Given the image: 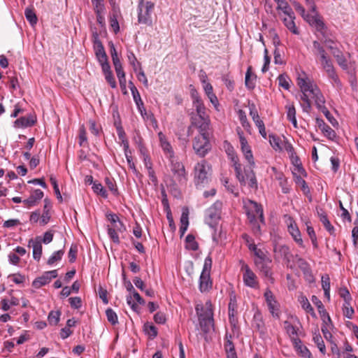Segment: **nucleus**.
<instances>
[{
    "mask_svg": "<svg viewBox=\"0 0 358 358\" xmlns=\"http://www.w3.org/2000/svg\"><path fill=\"white\" fill-rule=\"evenodd\" d=\"M208 306L205 310L202 306H196V311L199 317V325L204 334L210 332L214 327L213 313L211 308L210 302H207Z\"/></svg>",
    "mask_w": 358,
    "mask_h": 358,
    "instance_id": "obj_1",
    "label": "nucleus"
},
{
    "mask_svg": "<svg viewBox=\"0 0 358 358\" xmlns=\"http://www.w3.org/2000/svg\"><path fill=\"white\" fill-rule=\"evenodd\" d=\"M212 169L206 160L197 163L194 167V179L196 185L204 186L210 180Z\"/></svg>",
    "mask_w": 358,
    "mask_h": 358,
    "instance_id": "obj_2",
    "label": "nucleus"
},
{
    "mask_svg": "<svg viewBox=\"0 0 358 358\" xmlns=\"http://www.w3.org/2000/svg\"><path fill=\"white\" fill-rule=\"evenodd\" d=\"M155 3L150 1H144L139 0L138 4V22L148 26L152 25L151 14L153 11Z\"/></svg>",
    "mask_w": 358,
    "mask_h": 358,
    "instance_id": "obj_3",
    "label": "nucleus"
},
{
    "mask_svg": "<svg viewBox=\"0 0 358 358\" xmlns=\"http://www.w3.org/2000/svg\"><path fill=\"white\" fill-rule=\"evenodd\" d=\"M193 149L200 157H203L210 150L211 145L208 136L198 135L193 140Z\"/></svg>",
    "mask_w": 358,
    "mask_h": 358,
    "instance_id": "obj_4",
    "label": "nucleus"
},
{
    "mask_svg": "<svg viewBox=\"0 0 358 358\" xmlns=\"http://www.w3.org/2000/svg\"><path fill=\"white\" fill-rule=\"evenodd\" d=\"M244 207L250 222H254L258 216L260 222L264 224L263 209L261 205H259L256 201L249 200L245 203Z\"/></svg>",
    "mask_w": 358,
    "mask_h": 358,
    "instance_id": "obj_5",
    "label": "nucleus"
},
{
    "mask_svg": "<svg viewBox=\"0 0 358 358\" xmlns=\"http://www.w3.org/2000/svg\"><path fill=\"white\" fill-rule=\"evenodd\" d=\"M222 203L220 201L215 202L206 210V222L211 227H215L220 219Z\"/></svg>",
    "mask_w": 358,
    "mask_h": 358,
    "instance_id": "obj_6",
    "label": "nucleus"
},
{
    "mask_svg": "<svg viewBox=\"0 0 358 358\" xmlns=\"http://www.w3.org/2000/svg\"><path fill=\"white\" fill-rule=\"evenodd\" d=\"M303 18L310 26L315 27L316 31L319 32L322 36H327V30L328 29L321 17L317 15H310L307 14Z\"/></svg>",
    "mask_w": 358,
    "mask_h": 358,
    "instance_id": "obj_7",
    "label": "nucleus"
},
{
    "mask_svg": "<svg viewBox=\"0 0 358 358\" xmlns=\"http://www.w3.org/2000/svg\"><path fill=\"white\" fill-rule=\"evenodd\" d=\"M264 295L270 313H271L273 317L279 318V304L275 300V296L273 295V292L270 289H267Z\"/></svg>",
    "mask_w": 358,
    "mask_h": 358,
    "instance_id": "obj_8",
    "label": "nucleus"
},
{
    "mask_svg": "<svg viewBox=\"0 0 358 358\" xmlns=\"http://www.w3.org/2000/svg\"><path fill=\"white\" fill-rule=\"evenodd\" d=\"M171 169L176 180L181 183L187 181L186 171L184 165L178 161L171 159Z\"/></svg>",
    "mask_w": 358,
    "mask_h": 358,
    "instance_id": "obj_9",
    "label": "nucleus"
},
{
    "mask_svg": "<svg viewBox=\"0 0 358 358\" xmlns=\"http://www.w3.org/2000/svg\"><path fill=\"white\" fill-rule=\"evenodd\" d=\"M58 275L57 270L45 272L41 276L36 278L32 282V286L36 289L48 284L52 279Z\"/></svg>",
    "mask_w": 358,
    "mask_h": 358,
    "instance_id": "obj_10",
    "label": "nucleus"
},
{
    "mask_svg": "<svg viewBox=\"0 0 358 358\" xmlns=\"http://www.w3.org/2000/svg\"><path fill=\"white\" fill-rule=\"evenodd\" d=\"M271 260L269 258L257 259L255 264L260 270L261 273L266 278H268L273 282L272 272L271 271Z\"/></svg>",
    "mask_w": 358,
    "mask_h": 358,
    "instance_id": "obj_11",
    "label": "nucleus"
},
{
    "mask_svg": "<svg viewBox=\"0 0 358 358\" xmlns=\"http://www.w3.org/2000/svg\"><path fill=\"white\" fill-rule=\"evenodd\" d=\"M242 270L245 271L243 278L245 285L252 288L257 287L258 281L255 273L249 268L247 264H243L242 266Z\"/></svg>",
    "mask_w": 358,
    "mask_h": 358,
    "instance_id": "obj_12",
    "label": "nucleus"
},
{
    "mask_svg": "<svg viewBox=\"0 0 358 358\" xmlns=\"http://www.w3.org/2000/svg\"><path fill=\"white\" fill-rule=\"evenodd\" d=\"M275 259H283L287 262L290 261L291 253L288 246L285 245L275 244L273 248Z\"/></svg>",
    "mask_w": 358,
    "mask_h": 358,
    "instance_id": "obj_13",
    "label": "nucleus"
},
{
    "mask_svg": "<svg viewBox=\"0 0 358 358\" xmlns=\"http://www.w3.org/2000/svg\"><path fill=\"white\" fill-rule=\"evenodd\" d=\"M93 36L94 38V50L95 55L99 61V62H103V60L108 59L107 55L104 50V47L101 43V41L98 38L97 33L93 34Z\"/></svg>",
    "mask_w": 358,
    "mask_h": 358,
    "instance_id": "obj_14",
    "label": "nucleus"
},
{
    "mask_svg": "<svg viewBox=\"0 0 358 358\" xmlns=\"http://www.w3.org/2000/svg\"><path fill=\"white\" fill-rule=\"evenodd\" d=\"M106 217L108 220L110 222V225H108V227L116 229L119 233H123L126 231L125 225L120 220L117 215L115 213H108L106 215Z\"/></svg>",
    "mask_w": 358,
    "mask_h": 358,
    "instance_id": "obj_15",
    "label": "nucleus"
},
{
    "mask_svg": "<svg viewBox=\"0 0 358 358\" xmlns=\"http://www.w3.org/2000/svg\"><path fill=\"white\" fill-rule=\"evenodd\" d=\"M192 125L197 127L199 131V135L208 136L207 131L208 129L210 120H199L197 117H191Z\"/></svg>",
    "mask_w": 358,
    "mask_h": 358,
    "instance_id": "obj_16",
    "label": "nucleus"
},
{
    "mask_svg": "<svg viewBox=\"0 0 358 358\" xmlns=\"http://www.w3.org/2000/svg\"><path fill=\"white\" fill-rule=\"evenodd\" d=\"M316 122L320 129L329 139L334 140V138H336V134L335 131L327 124L322 119L316 118Z\"/></svg>",
    "mask_w": 358,
    "mask_h": 358,
    "instance_id": "obj_17",
    "label": "nucleus"
},
{
    "mask_svg": "<svg viewBox=\"0 0 358 358\" xmlns=\"http://www.w3.org/2000/svg\"><path fill=\"white\" fill-rule=\"evenodd\" d=\"M31 243H32L33 248V257L35 260L39 261L42 255V244L41 237L37 236L34 241L33 239H30L29 241V247L31 246Z\"/></svg>",
    "mask_w": 358,
    "mask_h": 358,
    "instance_id": "obj_18",
    "label": "nucleus"
},
{
    "mask_svg": "<svg viewBox=\"0 0 358 358\" xmlns=\"http://www.w3.org/2000/svg\"><path fill=\"white\" fill-rule=\"evenodd\" d=\"M43 197V192L41 189H36L34 192L29 196V197L23 201L24 205L27 207L30 208L31 206H34L36 205L38 201H40Z\"/></svg>",
    "mask_w": 358,
    "mask_h": 358,
    "instance_id": "obj_19",
    "label": "nucleus"
},
{
    "mask_svg": "<svg viewBox=\"0 0 358 358\" xmlns=\"http://www.w3.org/2000/svg\"><path fill=\"white\" fill-rule=\"evenodd\" d=\"M324 70L325 71L328 78L332 80L333 83L335 84L337 87L341 88L342 84L336 72L333 63L331 62L329 66H324Z\"/></svg>",
    "mask_w": 358,
    "mask_h": 358,
    "instance_id": "obj_20",
    "label": "nucleus"
},
{
    "mask_svg": "<svg viewBox=\"0 0 358 358\" xmlns=\"http://www.w3.org/2000/svg\"><path fill=\"white\" fill-rule=\"evenodd\" d=\"M212 287V281L210 273L201 272L199 278V290L201 292L208 291Z\"/></svg>",
    "mask_w": 358,
    "mask_h": 358,
    "instance_id": "obj_21",
    "label": "nucleus"
},
{
    "mask_svg": "<svg viewBox=\"0 0 358 358\" xmlns=\"http://www.w3.org/2000/svg\"><path fill=\"white\" fill-rule=\"evenodd\" d=\"M309 93L311 94L312 98L315 99V105L318 109L325 106L324 97L321 93L320 90L317 86L315 85V87L309 92Z\"/></svg>",
    "mask_w": 358,
    "mask_h": 358,
    "instance_id": "obj_22",
    "label": "nucleus"
},
{
    "mask_svg": "<svg viewBox=\"0 0 358 358\" xmlns=\"http://www.w3.org/2000/svg\"><path fill=\"white\" fill-rule=\"evenodd\" d=\"M244 176L245 180H249L248 185L250 187L253 189L257 188V181L255 176V173L253 171V167L248 166L244 168Z\"/></svg>",
    "mask_w": 358,
    "mask_h": 358,
    "instance_id": "obj_23",
    "label": "nucleus"
},
{
    "mask_svg": "<svg viewBox=\"0 0 358 358\" xmlns=\"http://www.w3.org/2000/svg\"><path fill=\"white\" fill-rule=\"evenodd\" d=\"M36 119L32 116L21 117L14 122V127L16 128H25L33 126Z\"/></svg>",
    "mask_w": 358,
    "mask_h": 358,
    "instance_id": "obj_24",
    "label": "nucleus"
},
{
    "mask_svg": "<svg viewBox=\"0 0 358 358\" xmlns=\"http://www.w3.org/2000/svg\"><path fill=\"white\" fill-rule=\"evenodd\" d=\"M317 215L320 222L323 224L325 229L331 235L335 236V229L330 223L327 213L322 209H320V210H317Z\"/></svg>",
    "mask_w": 358,
    "mask_h": 358,
    "instance_id": "obj_25",
    "label": "nucleus"
},
{
    "mask_svg": "<svg viewBox=\"0 0 358 358\" xmlns=\"http://www.w3.org/2000/svg\"><path fill=\"white\" fill-rule=\"evenodd\" d=\"M195 102V104L193 106L196 111V115L192 116V117H197L198 120H207L209 118L208 115L206 114V108L204 106L203 101L196 99Z\"/></svg>",
    "mask_w": 358,
    "mask_h": 358,
    "instance_id": "obj_26",
    "label": "nucleus"
},
{
    "mask_svg": "<svg viewBox=\"0 0 358 358\" xmlns=\"http://www.w3.org/2000/svg\"><path fill=\"white\" fill-rule=\"evenodd\" d=\"M288 231L295 242L302 248H304L301 232L295 223H290L288 226Z\"/></svg>",
    "mask_w": 358,
    "mask_h": 358,
    "instance_id": "obj_27",
    "label": "nucleus"
},
{
    "mask_svg": "<svg viewBox=\"0 0 358 358\" xmlns=\"http://www.w3.org/2000/svg\"><path fill=\"white\" fill-rule=\"evenodd\" d=\"M287 118L292 122L294 127L297 128V121L296 118V109L293 103H288L285 106Z\"/></svg>",
    "mask_w": 358,
    "mask_h": 358,
    "instance_id": "obj_28",
    "label": "nucleus"
},
{
    "mask_svg": "<svg viewBox=\"0 0 358 358\" xmlns=\"http://www.w3.org/2000/svg\"><path fill=\"white\" fill-rule=\"evenodd\" d=\"M159 137L160 140V144L162 150L165 153L169 154V157L170 159L173 158L174 152L171 144L166 141L165 136L163 135L162 132L159 134Z\"/></svg>",
    "mask_w": 358,
    "mask_h": 358,
    "instance_id": "obj_29",
    "label": "nucleus"
},
{
    "mask_svg": "<svg viewBox=\"0 0 358 358\" xmlns=\"http://www.w3.org/2000/svg\"><path fill=\"white\" fill-rule=\"evenodd\" d=\"M143 331L149 336L150 339H154L158 334L157 327L150 322H145L143 325Z\"/></svg>",
    "mask_w": 358,
    "mask_h": 358,
    "instance_id": "obj_30",
    "label": "nucleus"
},
{
    "mask_svg": "<svg viewBox=\"0 0 358 358\" xmlns=\"http://www.w3.org/2000/svg\"><path fill=\"white\" fill-rule=\"evenodd\" d=\"M287 15V17H285L283 19L285 25L293 34H299V31L296 29L295 23H294V20L295 18L294 14L293 13L292 15Z\"/></svg>",
    "mask_w": 358,
    "mask_h": 358,
    "instance_id": "obj_31",
    "label": "nucleus"
},
{
    "mask_svg": "<svg viewBox=\"0 0 358 358\" xmlns=\"http://www.w3.org/2000/svg\"><path fill=\"white\" fill-rule=\"evenodd\" d=\"M237 308L236 304V298L235 295L230 296V301L229 303L228 309H229V317L230 322H232L234 319V315L236 313V309Z\"/></svg>",
    "mask_w": 358,
    "mask_h": 358,
    "instance_id": "obj_32",
    "label": "nucleus"
},
{
    "mask_svg": "<svg viewBox=\"0 0 358 358\" xmlns=\"http://www.w3.org/2000/svg\"><path fill=\"white\" fill-rule=\"evenodd\" d=\"M299 301L301 305V307L308 313H310L312 316L315 317V313L310 303H309L308 299L305 296H301L299 299Z\"/></svg>",
    "mask_w": 358,
    "mask_h": 358,
    "instance_id": "obj_33",
    "label": "nucleus"
},
{
    "mask_svg": "<svg viewBox=\"0 0 358 358\" xmlns=\"http://www.w3.org/2000/svg\"><path fill=\"white\" fill-rule=\"evenodd\" d=\"M186 248L193 251H196L199 249V244L195 241V237L193 234H188L185 238Z\"/></svg>",
    "mask_w": 358,
    "mask_h": 358,
    "instance_id": "obj_34",
    "label": "nucleus"
},
{
    "mask_svg": "<svg viewBox=\"0 0 358 358\" xmlns=\"http://www.w3.org/2000/svg\"><path fill=\"white\" fill-rule=\"evenodd\" d=\"M297 84L301 88L302 92H310L315 86H313L306 78H299L297 80Z\"/></svg>",
    "mask_w": 358,
    "mask_h": 358,
    "instance_id": "obj_35",
    "label": "nucleus"
},
{
    "mask_svg": "<svg viewBox=\"0 0 358 358\" xmlns=\"http://www.w3.org/2000/svg\"><path fill=\"white\" fill-rule=\"evenodd\" d=\"M61 311L59 310H51L48 316V321L50 325H57L60 320Z\"/></svg>",
    "mask_w": 358,
    "mask_h": 358,
    "instance_id": "obj_36",
    "label": "nucleus"
},
{
    "mask_svg": "<svg viewBox=\"0 0 358 358\" xmlns=\"http://www.w3.org/2000/svg\"><path fill=\"white\" fill-rule=\"evenodd\" d=\"M233 166L234 168L236 176L237 179L238 180V181L240 182V183L242 185H245V176H244L243 173H242L241 164L239 163V161L234 163Z\"/></svg>",
    "mask_w": 358,
    "mask_h": 358,
    "instance_id": "obj_37",
    "label": "nucleus"
},
{
    "mask_svg": "<svg viewBox=\"0 0 358 358\" xmlns=\"http://www.w3.org/2000/svg\"><path fill=\"white\" fill-rule=\"evenodd\" d=\"M311 301L313 303V304H315L317 306L319 314L321 317L327 315V312L324 308L323 303L316 296H313L311 298Z\"/></svg>",
    "mask_w": 358,
    "mask_h": 358,
    "instance_id": "obj_38",
    "label": "nucleus"
},
{
    "mask_svg": "<svg viewBox=\"0 0 358 358\" xmlns=\"http://www.w3.org/2000/svg\"><path fill=\"white\" fill-rule=\"evenodd\" d=\"M294 341L296 347L298 348L299 354L302 357L308 358V357H310L311 355V353L309 351V350L306 346L301 345V341L300 339L294 338Z\"/></svg>",
    "mask_w": 358,
    "mask_h": 358,
    "instance_id": "obj_39",
    "label": "nucleus"
},
{
    "mask_svg": "<svg viewBox=\"0 0 358 358\" xmlns=\"http://www.w3.org/2000/svg\"><path fill=\"white\" fill-rule=\"evenodd\" d=\"M117 131L119 139L121 141L123 147L124 151H127L129 149V142L126 137V134L121 126L117 127Z\"/></svg>",
    "mask_w": 358,
    "mask_h": 358,
    "instance_id": "obj_40",
    "label": "nucleus"
},
{
    "mask_svg": "<svg viewBox=\"0 0 358 358\" xmlns=\"http://www.w3.org/2000/svg\"><path fill=\"white\" fill-rule=\"evenodd\" d=\"M250 108V115L252 117V120L254 121L256 126L259 125V122L262 124L264 122L260 119L258 112L257 110L256 106L254 103H251L249 105Z\"/></svg>",
    "mask_w": 358,
    "mask_h": 358,
    "instance_id": "obj_41",
    "label": "nucleus"
},
{
    "mask_svg": "<svg viewBox=\"0 0 358 358\" xmlns=\"http://www.w3.org/2000/svg\"><path fill=\"white\" fill-rule=\"evenodd\" d=\"M269 142L275 150H282L281 140L274 134H269Z\"/></svg>",
    "mask_w": 358,
    "mask_h": 358,
    "instance_id": "obj_42",
    "label": "nucleus"
},
{
    "mask_svg": "<svg viewBox=\"0 0 358 358\" xmlns=\"http://www.w3.org/2000/svg\"><path fill=\"white\" fill-rule=\"evenodd\" d=\"M351 301H344L343 306V312L345 317H346L348 319H352V316L354 315V309L351 306Z\"/></svg>",
    "mask_w": 358,
    "mask_h": 358,
    "instance_id": "obj_43",
    "label": "nucleus"
},
{
    "mask_svg": "<svg viewBox=\"0 0 358 358\" xmlns=\"http://www.w3.org/2000/svg\"><path fill=\"white\" fill-rule=\"evenodd\" d=\"M308 92H302L301 96V99L303 101L301 103V107L304 112L308 113L311 108V103L308 98V95L307 94Z\"/></svg>",
    "mask_w": 358,
    "mask_h": 358,
    "instance_id": "obj_44",
    "label": "nucleus"
},
{
    "mask_svg": "<svg viewBox=\"0 0 358 358\" xmlns=\"http://www.w3.org/2000/svg\"><path fill=\"white\" fill-rule=\"evenodd\" d=\"M44 201H45V204L44 206L43 213L41 215V221H40V223L41 225L46 224L50 221V215H49L48 199H45L44 200Z\"/></svg>",
    "mask_w": 358,
    "mask_h": 358,
    "instance_id": "obj_45",
    "label": "nucleus"
},
{
    "mask_svg": "<svg viewBox=\"0 0 358 358\" xmlns=\"http://www.w3.org/2000/svg\"><path fill=\"white\" fill-rule=\"evenodd\" d=\"M313 341L317 345V348H319L320 351L324 355L326 352V347L324 345V343L323 341V339L320 334H315L313 336Z\"/></svg>",
    "mask_w": 358,
    "mask_h": 358,
    "instance_id": "obj_46",
    "label": "nucleus"
},
{
    "mask_svg": "<svg viewBox=\"0 0 358 358\" xmlns=\"http://www.w3.org/2000/svg\"><path fill=\"white\" fill-rule=\"evenodd\" d=\"M106 315L108 321L112 324L115 325L118 323V318L116 313L112 308H108L106 310Z\"/></svg>",
    "mask_w": 358,
    "mask_h": 358,
    "instance_id": "obj_47",
    "label": "nucleus"
},
{
    "mask_svg": "<svg viewBox=\"0 0 358 358\" xmlns=\"http://www.w3.org/2000/svg\"><path fill=\"white\" fill-rule=\"evenodd\" d=\"M94 192L103 198L108 197V193L100 182H94L92 186Z\"/></svg>",
    "mask_w": 358,
    "mask_h": 358,
    "instance_id": "obj_48",
    "label": "nucleus"
},
{
    "mask_svg": "<svg viewBox=\"0 0 358 358\" xmlns=\"http://www.w3.org/2000/svg\"><path fill=\"white\" fill-rule=\"evenodd\" d=\"M278 3V8L281 9L285 15H292L293 14L292 9L288 5L287 2L285 0H280Z\"/></svg>",
    "mask_w": 358,
    "mask_h": 358,
    "instance_id": "obj_49",
    "label": "nucleus"
},
{
    "mask_svg": "<svg viewBox=\"0 0 358 358\" xmlns=\"http://www.w3.org/2000/svg\"><path fill=\"white\" fill-rule=\"evenodd\" d=\"M64 254V250L63 249L59 250L58 251L55 252L51 257L48 259L47 263L49 265H52L57 261H59L62 256Z\"/></svg>",
    "mask_w": 358,
    "mask_h": 358,
    "instance_id": "obj_50",
    "label": "nucleus"
},
{
    "mask_svg": "<svg viewBox=\"0 0 358 358\" xmlns=\"http://www.w3.org/2000/svg\"><path fill=\"white\" fill-rule=\"evenodd\" d=\"M24 15L27 20L30 22L31 24L34 25L36 24L37 17L32 9L27 8L24 11Z\"/></svg>",
    "mask_w": 358,
    "mask_h": 358,
    "instance_id": "obj_51",
    "label": "nucleus"
},
{
    "mask_svg": "<svg viewBox=\"0 0 358 358\" xmlns=\"http://www.w3.org/2000/svg\"><path fill=\"white\" fill-rule=\"evenodd\" d=\"M278 83L279 85L284 88L285 90H289L290 85H289V78L288 76L285 74H280L278 78Z\"/></svg>",
    "mask_w": 358,
    "mask_h": 358,
    "instance_id": "obj_52",
    "label": "nucleus"
},
{
    "mask_svg": "<svg viewBox=\"0 0 358 358\" xmlns=\"http://www.w3.org/2000/svg\"><path fill=\"white\" fill-rule=\"evenodd\" d=\"M105 182H106L107 187L114 195L119 194V192H118L117 187L116 186V184L113 179L106 177L105 178Z\"/></svg>",
    "mask_w": 358,
    "mask_h": 358,
    "instance_id": "obj_53",
    "label": "nucleus"
},
{
    "mask_svg": "<svg viewBox=\"0 0 358 358\" xmlns=\"http://www.w3.org/2000/svg\"><path fill=\"white\" fill-rule=\"evenodd\" d=\"M108 234L110 238L113 241V243L116 244L120 243V238L118 236V231L116 229L112 228L108 226Z\"/></svg>",
    "mask_w": 358,
    "mask_h": 358,
    "instance_id": "obj_54",
    "label": "nucleus"
},
{
    "mask_svg": "<svg viewBox=\"0 0 358 358\" xmlns=\"http://www.w3.org/2000/svg\"><path fill=\"white\" fill-rule=\"evenodd\" d=\"M232 336L231 335H228L227 334L225 336V342H224V350L226 352H233L235 350L234 345L231 341Z\"/></svg>",
    "mask_w": 358,
    "mask_h": 358,
    "instance_id": "obj_55",
    "label": "nucleus"
},
{
    "mask_svg": "<svg viewBox=\"0 0 358 358\" xmlns=\"http://www.w3.org/2000/svg\"><path fill=\"white\" fill-rule=\"evenodd\" d=\"M128 59L130 64L133 66L134 71H137V69L141 68V64L139 62L137 61V59L135 55L132 52H129L128 54Z\"/></svg>",
    "mask_w": 358,
    "mask_h": 358,
    "instance_id": "obj_56",
    "label": "nucleus"
},
{
    "mask_svg": "<svg viewBox=\"0 0 358 358\" xmlns=\"http://www.w3.org/2000/svg\"><path fill=\"white\" fill-rule=\"evenodd\" d=\"M313 52L315 55L320 56L322 54L326 53V50L324 47L321 45V43L317 41H314L313 42Z\"/></svg>",
    "mask_w": 358,
    "mask_h": 358,
    "instance_id": "obj_57",
    "label": "nucleus"
},
{
    "mask_svg": "<svg viewBox=\"0 0 358 358\" xmlns=\"http://www.w3.org/2000/svg\"><path fill=\"white\" fill-rule=\"evenodd\" d=\"M238 134L239 136V140L242 152L244 153L246 152L247 151H250L251 150L250 147L248 145L246 138L243 136V132L238 131Z\"/></svg>",
    "mask_w": 358,
    "mask_h": 358,
    "instance_id": "obj_58",
    "label": "nucleus"
},
{
    "mask_svg": "<svg viewBox=\"0 0 358 358\" xmlns=\"http://www.w3.org/2000/svg\"><path fill=\"white\" fill-rule=\"evenodd\" d=\"M238 114L240 122H241V125L243 126V127L245 128V129L250 128V124L249 122L248 121V119H247L246 114H245V111H243V110L240 109L238 111Z\"/></svg>",
    "mask_w": 358,
    "mask_h": 358,
    "instance_id": "obj_59",
    "label": "nucleus"
},
{
    "mask_svg": "<svg viewBox=\"0 0 358 358\" xmlns=\"http://www.w3.org/2000/svg\"><path fill=\"white\" fill-rule=\"evenodd\" d=\"M321 42L324 43L326 45V47L330 50H333L334 48V41L329 38V33L328 31V29L327 30V36H322Z\"/></svg>",
    "mask_w": 358,
    "mask_h": 358,
    "instance_id": "obj_60",
    "label": "nucleus"
},
{
    "mask_svg": "<svg viewBox=\"0 0 358 358\" xmlns=\"http://www.w3.org/2000/svg\"><path fill=\"white\" fill-rule=\"evenodd\" d=\"M338 294L344 299V301H352L351 295L345 287H342L338 289Z\"/></svg>",
    "mask_w": 358,
    "mask_h": 358,
    "instance_id": "obj_61",
    "label": "nucleus"
},
{
    "mask_svg": "<svg viewBox=\"0 0 358 358\" xmlns=\"http://www.w3.org/2000/svg\"><path fill=\"white\" fill-rule=\"evenodd\" d=\"M284 328L286 330V332L288 334L289 336H295L297 334L296 329L295 327H294L289 322L285 321L284 322Z\"/></svg>",
    "mask_w": 358,
    "mask_h": 358,
    "instance_id": "obj_62",
    "label": "nucleus"
},
{
    "mask_svg": "<svg viewBox=\"0 0 358 358\" xmlns=\"http://www.w3.org/2000/svg\"><path fill=\"white\" fill-rule=\"evenodd\" d=\"M77 252H78V247L76 245H72L70 248V250L69 251V254H68V256H69V262L71 263H73L76 259V256H77Z\"/></svg>",
    "mask_w": 358,
    "mask_h": 358,
    "instance_id": "obj_63",
    "label": "nucleus"
},
{
    "mask_svg": "<svg viewBox=\"0 0 358 358\" xmlns=\"http://www.w3.org/2000/svg\"><path fill=\"white\" fill-rule=\"evenodd\" d=\"M71 306L73 308L78 309L82 306V301L80 297H71L69 299Z\"/></svg>",
    "mask_w": 358,
    "mask_h": 358,
    "instance_id": "obj_64",
    "label": "nucleus"
}]
</instances>
